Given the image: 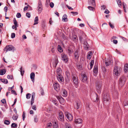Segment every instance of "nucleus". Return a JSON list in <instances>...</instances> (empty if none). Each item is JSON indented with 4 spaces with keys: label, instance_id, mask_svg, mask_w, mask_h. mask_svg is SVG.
<instances>
[{
    "label": "nucleus",
    "instance_id": "8",
    "mask_svg": "<svg viewBox=\"0 0 128 128\" xmlns=\"http://www.w3.org/2000/svg\"><path fill=\"white\" fill-rule=\"evenodd\" d=\"M61 57L62 60L65 62H66L68 61V59L67 56L64 54H61Z\"/></svg>",
    "mask_w": 128,
    "mask_h": 128
},
{
    "label": "nucleus",
    "instance_id": "1",
    "mask_svg": "<svg viewBox=\"0 0 128 128\" xmlns=\"http://www.w3.org/2000/svg\"><path fill=\"white\" fill-rule=\"evenodd\" d=\"M102 82L101 81L97 82L96 83V88L98 93L100 94L102 90Z\"/></svg>",
    "mask_w": 128,
    "mask_h": 128
},
{
    "label": "nucleus",
    "instance_id": "39",
    "mask_svg": "<svg viewBox=\"0 0 128 128\" xmlns=\"http://www.w3.org/2000/svg\"><path fill=\"white\" fill-rule=\"evenodd\" d=\"M116 1L117 4L119 7H120L122 6V2L120 0H116Z\"/></svg>",
    "mask_w": 128,
    "mask_h": 128
},
{
    "label": "nucleus",
    "instance_id": "60",
    "mask_svg": "<svg viewBox=\"0 0 128 128\" xmlns=\"http://www.w3.org/2000/svg\"><path fill=\"white\" fill-rule=\"evenodd\" d=\"M106 7V6L103 5L101 6V8L102 9H105Z\"/></svg>",
    "mask_w": 128,
    "mask_h": 128
},
{
    "label": "nucleus",
    "instance_id": "13",
    "mask_svg": "<svg viewBox=\"0 0 128 128\" xmlns=\"http://www.w3.org/2000/svg\"><path fill=\"white\" fill-rule=\"evenodd\" d=\"M59 119L61 121L64 120V116L63 112H59Z\"/></svg>",
    "mask_w": 128,
    "mask_h": 128
},
{
    "label": "nucleus",
    "instance_id": "35",
    "mask_svg": "<svg viewBox=\"0 0 128 128\" xmlns=\"http://www.w3.org/2000/svg\"><path fill=\"white\" fill-rule=\"evenodd\" d=\"M0 80L4 84H7L8 83V81L6 79L4 78L1 79Z\"/></svg>",
    "mask_w": 128,
    "mask_h": 128
},
{
    "label": "nucleus",
    "instance_id": "44",
    "mask_svg": "<svg viewBox=\"0 0 128 128\" xmlns=\"http://www.w3.org/2000/svg\"><path fill=\"white\" fill-rule=\"evenodd\" d=\"M26 112H23V114L22 115V119L24 121V120L25 118H26Z\"/></svg>",
    "mask_w": 128,
    "mask_h": 128
},
{
    "label": "nucleus",
    "instance_id": "36",
    "mask_svg": "<svg viewBox=\"0 0 128 128\" xmlns=\"http://www.w3.org/2000/svg\"><path fill=\"white\" fill-rule=\"evenodd\" d=\"M58 51L60 52H61L62 51V48L61 46L60 45H58Z\"/></svg>",
    "mask_w": 128,
    "mask_h": 128
},
{
    "label": "nucleus",
    "instance_id": "46",
    "mask_svg": "<svg viewBox=\"0 0 128 128\" xmlns=\"http://www.w3.org/2000/svg\"><path fill=\"white\" fill-rule=\"evenodd\" d=\"M57 64H58V63L57 62V61H56L53 63V66L54 67L56 68V66Z\"/></svg>",
    "mask_w": 128,
    "mask_h": 128
},
{
    "label": "nucleus",
    "instance_id": "47",
    "mask_svg": "<svg viewBox=\"0 0 128 128\" xmlns=\"http://www.w3.org/2000/svg\"><path fill=\"white\" fill-rule=\"evenodd\" d=\"M111 40L112 42L113 43L115 44H116L118 43V41L116 40H113L112 41V40L111 39Z\"/></svg>",
    "mask_w": 128,
    "mask_h": 128
},
{
    "label": "nucleus",
    "instance_id": "10",
    "mask_svg": "<svg viewBox=\"0 0 128 128\" xmlns=\"http://www.w3.org/2000/svg\"><path fill=\"white\" fill-rule=\"evenodd\" d=\"M72 78L74 84L76 85L78 83V79L76 77V76L75 75H72Z\"/></svg>",
    "mask_w": 128,
    "mask_h": 128
},
{
    "label": "nucleus",
    "instance_id": "32",
    "mask_svg": "<svg viewBox=\"0 0 128 128\" xmlns=\"http://www.w3.org/2000/svg\"><path fill=\"white\" fill-rule=\"evenodd\" d=\"M62 91L63 92V96L64 97L66 96H67V91L64 89H63Z\"/></svg>",
    "mask_w": 128,
    "mask_h": 128
},
{
    "label": "nucleus",
    "instance_id": "57",
    "mask_svg": "<svg viewBox=\"0 0 128 128\" xmlns=\"http://www.w3.org/2000/svg\"><path fill=\"white\" fill-rule=\"evenodd\" d=\"M1 101L4 104L6 102V101L5 99H3L2 100H1Z\"/></svg>",
    "mask_w": 128,
    "mask_h": 128
},
{
    "label": "nucleus",
    "instance_id": "24",
    "mask_svg": "<svg viewBox=\"0 0 128 128\" xmlns=\"http://www.w3.org/2000/svg\"><path fill=\"white\" fill-rule=\"evenodd\" d=\"M124 108L126 109V106H127V108L128 109V101L125 100L124 102Z\"/></svg>",
    "mask_w": 128,
    "mask_h": 128
},
{
    "label": "nucleus",
    "instance_id": "20",
    "mask_svg": "<svg viewBox=\"0 0 128 128\" xmlns=\"http://www.w3.org/2000/svg\"><path fill=\"white\" fill-rule=\"evenodd\" d=\"M79 54L78 53V51H76L74 53V57L75 59H78L79 57Z\"/></svg>",
    "mask_w": 128,
    "mask_h": 128
},
{
    "label": "nucleus",
    "instance_id": "41",
    "mask_svg": "<svg viewBox=\"0 0 128 128\" xmlns=\"http://www.w3.org/2000/svg\"><path fill=\"white\" fill-rule=\"evenodd\" d=\"M52 126V123L50 122H49L47 124V128H51V127Z\"/></svg>",
    "mask_w": 128,
    "mask_h": 128
},
{
    "label": "nucleus",
    "instance_id": "31",
    "mask_svg": "<svg viewBox=\"0 0 128 128\" xmlns=\"http://www.w3.org/2000/svg\"><path fill=\"white\" fill-rule=\"evenodd\" d=\"M18 118V115L16 114V113L14 114L12 116L13 119L14 120H16Z\"/></svg>",
    "mask_w": 128,
    "mask_h": 128
},
{
    "label": "nucleus",
    "instance_id": "64",
    "mask_svg": "<svg viewBox=\"0 0 128 128\" xmlns=\"http://www.w3.org/2000/svg\"><path fill=\"white\" fill-rule=\"evenodd\" d=\"M121 38L124 41H127V39H126V38H125L121 36Z\"/></svg>",
    "mask_w": 128,
    "mask_h": 128
},
{
    "label": "nucleus",
    "instance_id": "54",
    "mask_svg": "<svg viewBox=\"0 0 128 128\" xmlns=\"http://www.w3.org/2000/svg\"><path fill=\"white\" fill-rule=\"evenodd\" d=\"M109 24L110 26V27L112 28H114V26L113 25L111 24V23L110 22H109Z\"/></svg>",
    "mask_w": 128,
    "mask_h": 128
},
{
    "label": "nucleus",
    "instance_id": "5",
    "mask_svg": "<svg viewBox=\"0 0 128 128\" xmlns=\"http://www.w3.org/2000/svg\"><path fill=\"white\" fill-rule=\"evenodd\" d=\"M103 100L104 102L106 103L107 102H109L110 101V97L109 96L108 94H105L103 96Z\"/></svg>",
    "mask_w": 128,
    "mask_h": 128
},
{
    "label": "nucleus",
    "instance_id": "30",
    "mask_svg": "<svg viewBox=\"0 0 128 128\" xmlns=\"http://www.w3.org/2000/svg\"><path fill=\"white\" fill-rule=\"evenodd\" d=\"M38 16H36L34 19V25H35V24H37L38 23Z\"/></svg>",
    "mask_w": 128,
    "mask_h": 128
},
{
    "label": "nucleus",
    "instance_id": "18",
    "mask_svg": "<svg viewBox=\"0 0 128 128\" xmlns=\"http://www.w3.org/2000/svg\"><path fill=\"white\" fill-rule=\"evenodd\" d=\"M35 77V74L34 73L32 72L30 74V78L32 81L33 82H34V78Z\"/></svg>",
    "mask_w": 128,
    "mask_h": 128
},
{
    "label": "nucleus",
    "instance_id": "40",
    "mask_svg": "<svg viewBox=\"0 0 128 128\" xmlns=\"http://www.w3.org/2000/svg\"><path fill=\"white\" fill-rule=\"evenodd\" d=\"M22 67H21L20 68V74H21V75L22 76H23L24 74V70H22Z\"/></svg>",
    "mask_w": 128,
    "mask_h": 128
},
{
    "label": "nucleus",
    "instance_id": "59",
    "mask_svg": "<svg viewBox=\"0 0 128 128\" xmlns=\"http://www.w3.org/2000/svg\"><path fill=\"white\" fill-rule=\"evenodd\" d=\"M71 13L76 15H77L78 14V12H71Z\"/></svg>",
    "mask_w": 128,
    "mask_h": 128
},
{
    "label": "nucleus",
    "instance_id": "22",
    "mask_svg": "<svg viewBox=\"0 0 128 128\" xmlns=\"http://www.w3.org/2000/svg\"><path fill=\"white\" fill-rule=\"evenodd\" d=\"M89 4H91V5L93 6H95V3L94 0H88Z\"/></svg>",
    "mask_w": 128,
    "mask_h": 128
},
{
    "label": "nucleus",
    "instance_id": "17",
    "mask_svg": "<svg viewBox=\"0 0 128 128\" xmlns=\"http://www.w3.org/2000/svg\"><path fill=\"white\" fill-rule=\"evenodd\" d=\"M84 44L85 49L88 50L89 48V45L86 42L84 41Z\"/></svg>",
    "mask_w": 128,
    "mask_h": 128
},
{
    "label": "nucleus",
    "instance_id": "50",
    "mask_svg": "<svg viewBox=\"0 0 128 128\" xmlns=\"http://www.w3.org/2000/svg\"><path fill=\"white\" fill-rule=\"evenodd\" d=\"M7 78L8 79H12L13 78V77L12 75H8Z\"/></svg>",
    "mask_w": 128,
    "mask_h": 128
},
{
    "label": "nucleus",
    "instance_id": "7",
    "mask_svg": "<svg viewBox=\"0 0 128 128\" xmlns=\"http://www.w3.org/2000/svg\"><path fill=\"white\" fill-rule=\"evenodd\" d=\"M66 116L68 119L70 121L72 120L73 116L72 115L70 112H65Z\"/></svg>",
    "mask_w": 128,
    "mask_h": 128
},
{
    "label": "nucleus",
    "instance_id": "9",
    "mask_svg": "<svg viewBox=\"0 0 128 128\" xmlns=\"http://www.w3.org/2000/svg\"><path fill=\"white\" fill-rule=\"evenodd\" d=\"M53 86L54 89L57 91H58L60 89V87L59 84L57 82H55L53 84Z\"/></svg>",
    "mask_w": 128,
    "mask_h": 128
},
{
    "label": "nucleus",
    "instance_id": "61",
    "mask_svg": "<svg viewBox=\"0 0 128 128\" xmlns=\"http://www.w3.org/2000/svg\"><path fill=\"white\" fill-rule=\"evenodd\" d=\"M3 117V115L2 112H0V118H2Z\"/></svg>",
    "mask_w": 128,
    "mask_h": 128
},
{
    "label": "nucleus",
    "instance_id": "23",
    "mask_svg": "<svg viewBox=\"0 0 128 128\" xmlns=\"http://www.w3.org/2000/svg\"><path fill=\"white\" fill-rule=\"evenodd\" d=\"M68 20L67 16L66 14H64L62 18V21L64 22H67Z\"/></svg>",
    "mask_w": 128,
    "mask_h": 128
},
{
    "label": "nucleus",
    "instance_id": "62",
    "mask_svg": "<svg viewBox=\"0 0 128 128\" xmlns=\"http://www.w3.org/2000/svg\"><path fill=\"white\" fill-rule=\"evenodd\" d=\"M66 6L68 9H70L72 10H73V9L70 6H68V5H66Z\"/></svg>",
    "mask_w": 128,
    "mask_h": 128
},
{
    "label": "nucleus",
    "instance_id": "4",
    "mask_svg": "<svg viewBox=\"0 0 128 128\" xmlns=\"http://www.w3.org/2000/svg\"><path fill=\"white\" fill-rule=\"evenodd\" d=\"M126 80V78L123 76L121 77L120 79L119 82V84L121 87L123 86L125 84Z\"/></svg>",
    "mask_w": 128,
    "mask_h": 128
},
{
    "label": "nucleus",
    "instance_id": "55",
    "mask_svg": "<svg viewBox=\"0 0 128 128\" xmlns=\"http://www.w3.org/2000/svg\"><path fill=\"white\" fill-rule=\"evenodd\" d=\"M54 4L52 2H51L50 3V6L51 8H52L54 7Z\"/></svg>",
    "mask_w": 128,
    "mask_h": 128
},
{
    "label": "nucleus",
    "instance_id": "33",
    "mask_svg": "<svg viewBox=\"0 0 128 128\" xmlns=\"http://www.w3.org/2000/svg\"><path fill=\"white\" fill-rule=\"evenodd\" d=\"M98 72V68L97 66H94V70L93 72L95 74L97 73Z\"/></svg>",
    "mask_w": 128,
    "mask_h": 128
},
{
    "label": "nucleus",
    "instance_id": "16",
    "mask_svg": "<svg viewBox=\"0 0 128 128\" xmlns=\"http://www.w3.org/2000/svg\"><path fill=\"white\" fill-rule=\"evenodd\" d=\"M35 96L34 93H32V99L31 102V105H32L34 103Z\"/></svg>",
    "mask_w": 128,
    "mask_h": 128
},
{
    "label": "nucleus",
    "instance_id": "11",
    "mask_svg": "<svg viewBox=\"0 0 128 128\" xmlns=\"http://www.w3.org/2000/svg\"><path fill=\"white\" fill-rule=\"evenodd\" d=\"M56 98L62 104H63L64 102V100L63 98L61 96H57Z\"/></svg>",
    "mask_w": 128,
    "mask_h": 128
},
{
    "label": "nucleus",
    "instance_id": "3",
    "mask_svg": "<svg viewBox=\"0 0 128 128\" xmlns=\"http://www.w3.org/2000/svg\"><path fill=\"white\" fill-rule=\"evenodd\" d=\"M122 68H121L118 67V66H116L114 70V75L116 76H118L119 75L120 73Z\"/></svg>",
    "mask_w": 128,
    "mask_h": 128
},
{
    "label": "nucleus",
    "instance_id": "14",
    "mask_svg": "<svg viewBox=\"0 0 128 128\" xmlns=\"http://www.w3.org/2000/svg\"><path fill=\"white\" fill-rule=\"evenodd\" d=\"M81 105V103L80 101H78L76 102V105L74 106V108L78 109L80 108Z\"/></svg>",
    "mask_w": 128,
    "mask_h": 128
},
{
    "label": "nucleus",
    "instance_id": "19",
    "mask_svg": "<svg viewBox=\"0 0 128 128\" xmlns=\"http://www.w3.org/2000/svg\"><path fill=\"white\" fill-rule=\"evenodd\" d=\"M94 60H91V61L90 63V68H89L88 66V68L90 70L92 68V67L93 66V65L94 64Z\"/></svg>",
    "mask_w": 128,
    "mask_h": 128
},
{
    "label": "nucleus",
    "instance_id": "6",
    "mask_svg": "<svg viewBox=\"0 0 128 128\" xmlns=\"http://www.w3.org/2000/svg\"><path fill=\"white\" fill-rule=\"evenodd\" d=\"M38 12L39 13H40L42 10V4L40 0H39L38 1Z\"/></svg>",
    "mask_w": 128,
    "mask_h": 128
},
{
    "label": "nucleus",
    "instance_id": "42",
    "mask_svg": "<svg viewBox=\"0 0 128 128\" xmlns=\"http://www.w3.org/2000/svg\"><path fill=\"white\" fill-rule=\"evenodd\" d=\"M10 121L6 120H4V124L7 125H9L10 124Z\"/></svg>",
    "mask_w": 128,
    "mask_h": 128
},
{
    "label": "nucleus",
    "instance_id": "58",
    "mask_svg": "<svg viewBox=\"0 0 128 128\" xmlns=\"http://www.w3.org/2000/svg\"><path fill=\"white\" fill-rule=\"evenodd\" d=\"M105 64L106 66H108L110 64V62H106Z\"/></svg>",
    "mask_w": 128,
    "mask_h": 128
},
{
    "label": "nucleus",
    "instance_id": "37",
    "mask_svg": "<svg viewBox=\"0 0 128 128\" xmlns=\"http://www.w3.org/2000/svg\"><path fill=\"white\" fill-rule=\"evenodd\" d=\"M52 102L56 106H57L58 105V103L57 101L55 99H52Z\"/></svg>",
    "mask_w": 128,
    "mask_h": 128
},
{
    "label": "nucleus",
    "instance_id": "25",
    "mask_svg": "<svg viewBox=\"0 0 128 128\" xmlns=\"http://www.w3.org/2000/svg\"><path fill=\"white\" fill-rule=\"evenodd\" d=\"M92 55V52H89L88 53V55L87 56V58L90 60L91 58V56Z\"/></svg>",
    "mask_w": 128,
    "mask_h": 128
},
{
    "label": "nucleus",
    "instance_id": "27",
    "mask_svg": "<svg viewBox=\"0 0 128 128\" xmlns=\"http://www.w3.org/2000/svg\"><path fill=\"white\" fill-rule=\"evenodd\" d=\"M124 71L126 72L128 71V64H125L124 68Z\"/></svg>",
    "mask_w": 128,
    "mask_h": 128
},
{
    "label": "nucleus",
    "instance_id": "51",
    "mask_svg": "<svg viewBox=\"0 0 128 128\" xmlns=\"http://www.w3.org/2000/svg\"><path fill=\"white\" fill-rule=\"evenodd\" d=\"M38 121V119L37 118V116H35L34 118V122H36Z\"/></svg>",
    "mask_w": 128,
    "mask_h": 128
},
{
    "label": "nucleus",
    "instance_id": "15",
    "mask_svg": "<svg viewBox=\"0 0 128 128\" xmlns=\"http://www.w3.org/2000/svg\"><path fill=\"white\" fill-rule=\"evenodd\" d=\"M82 80L83 82H86L87 80V76L85 74H81Z\"/></svg>",
    "mask_w": 128,
    "mask_h": 128
},
{
    "label": "nucleus",
    "instance_id": "48",
    "mask_svg": "<svg viewBox=\"0 0 128 128\" xmlns=\"http://www.w3.org/2000/svg\"><path fill=\"white\" fill-rule=\"evenodd\" d=\"M21 14L20 13H18L16 14V17L17 18H19L21 17Z\"/></svg>",
    "mask_w": 128,
    "mask_h": 128
},
{
    "label": "nucleus",
    "instance_id": "56",
    "mask_svg": "<svg viewBox=\"0 0 128 128\" xmlns=\"http://www.w3.org/2000/svg\"><path fill=\"white\" fill-rule=\"evenodd\" d=\"M26 15L28 18H30V13L27 12L26 14Z\"/></svg>",
    "mask_w": 128,
    "mask_h": 128
},
{
    "label": "nucleus",
    "instance_id": "29",
    "mask_svg": "<svg viewBox=\"0 0 128 128\" xmlns=\"http://www.w3.org/2000/svg\"><path fill=\"white\" fill-rule=\"evenodd\" d=\"M53 128H58V124L56 122H55L53 123Z\"/></svg>",
    "mask_w": 128,
    "mask_h": 128
},
{
    "label": "nucleus",
    "instance_id": "45",
    "mask_svg": "<svg viewBox=\"0 0 128 128\" xmlns=\"http://www.w3.org/2000/svg\"><path fill=\"white\" fill-rule=\"evenodd\" d=\"M102 68L104 72V73H106V69L104 67V66L102 67Z\"/></svg>",
    "mask_w": 128,
    "mask_h": 128
},
{
    "label": "nucleus",
    "instance_id": "12",
    "mask_svg": "<svg viewBox=\"0 0 128 128\" xmlns=\"http://www.w3.org/2000/svg\"><path fill=\"white\" fill-rule=\"evenodd\" d=\"M57 77L58 80L60 82H62L64 81V78L61 74L57 75Z\"/></svg>",
    "mask_w": 128,
    "mask_h": 128
},
{
    "label": "nucleus",
    "instance_id": "38",
    "mask_svg": "<svg viewBox=\"0 0 128 128\" xmlns=\"http://www.w3.org/2000/svg\"><path fill=\"white\" fill-rule=\"evenodd\" d=\"M17 126V124L15 123H12L11 125V128H16Z\"/></svg>",
    "mask_w": 128,
    "mask_h": 128
},
{
    "label": "nucleus",
    "instance_id": "2",
    "mask_svg": "<svg viewBox=\"0 0 128 128\" xmlns=\"http://www.w3.org/2000/svg\"><path fill=\"white\" fill-rule=\"evenodd\" d=\"M15 49V48L12 45H9L6 46L4 49V51H6V53L8 51H12L14 52Z\"/></svg>",
    "mask_w": 128,
    "mask_h": 128
},
{
    "label": "nucleus",
    "instance_id": "53",
    "mask_svg": "<svg viewBox=\"0 0 128 128\" xmlns=\"http://www.w3.org/2000/svg\"><path fill=\"white\" fill-rule=\"evenodd\" d=\"M12 93V94H14L15 95H16L17 94L16 92L14 90H11Z\"/></svg>",
    "mask_w": 128,
    "mask_h": 128
},
{
    "label": "nucleus",
    "instance_id": "26",
    "mask_svg": "<svg viewBox=\"0 0 128 128\" xmlns=\"http://www.w3.org/2000/svg\"><path fill=\"white\" fill-rule=\"evenodd\" d=\"M56 72L57 75L61 74L62 70L60 68H58L57 69Z\"/></svg>",
    "mask_w": 128,
    "mask_h": 128
},
{
    "label": "nucleus",
    "instance_id": "49",
    "mask_svg": "<svg viewBox=\"0 0 128 128\" xmlns=\"http://www.w3.org/2000/svg\"><path fill=\"white\" fill-rule=\"evenodd\" d=\"M88 8L90 10H93L94 9V8L93 7L90 6H88Z\"/></svg>",
    "mask_w": 128,
    "mask_h": 128
},
{
    "label": "nucleus",
    "instance_id": "43",
    "mask_svg": "<svg viewBox=\"0 0 128 128\" xmlns=\"http://www.w3.org/2000/svg\"><path fill=\"white\" fill-rule=\"evenodd\" d=\"M31 96V94L30 93H28L26 94V98L27 99H29Z\"/></svg>",
    "mask_w": 128,
    "mask_h": 128
},
{
    "label": "nucleus",
    "instance_id": "52",
    "mask_svg": "<svg viewBox=\"0 0 128 128\" xmlns=\"http://www.w3.org/2000/svg\"><path fill=\"white\" fill-rule=\"evenodd\" d=\"M15 36V34L14 33H12L11 35V37L12 38H14Z\"/></svg>",
    "mask_w": 128,
    "mask_h": 128
},
{
    "label": "nucleus",
    "instance_id": "28",
    "mask_svg": "<svg viewBox=\"0 0 128 128\" xmlns=\"http://www.w3.org/2000/svg\"><path fill=\"white\" fill-rule=\"evenodd\" d=\"M75 122L76 123H78L79 124H81L82 122V120L80 118L76 119L75 120Z\"/></svg>",
    "mask_w": 128,
    "mask_h": 128
},
{
    "label": "nucleus",
    "instance_id": "21",
    "mask_svg": "<svg viewBox=\"0 0 128 128\" xmlns=\"http://www.w3.org/2000/svg\"><path fill=\"white\" fill-rule=\"evenodd\" d=\"M64 127L65 128H72L71 124L68 122H66L65 123Z\"/></svg>",
    "mask_w": 128,
    "mask_h": 128
},
{
    "label": "nucleus",
    "instance_id": "34",
    "mask_svg": "<svg viewBox=\"0 0 128 128\" xmlns=\"http://www.w3.org/2000/svg\"><path fill=\"white\" fill-rule=\"evenodd\" d=\"M6 72L5 69H2L0 70V75H3L6 73Z\"/></svg>",
    "mask_w": 128,
    "mask_h": 128
},
{
    "label": "nucleus",
    "instance_id": "63",
    "mask_svg": "<svg viewBox=\"0 0 128 128\" xmlns=\"http://www.w3.org/2000/svg\"><path fill=\"white\" fill-rule=\"evenodd\" d=\"M109 11L108 10H106L104 12V13L106 14H108L109 13Z\"/></svg>",
    "mask_w": 128,
    "mask_h": 128
}]
</instances>
